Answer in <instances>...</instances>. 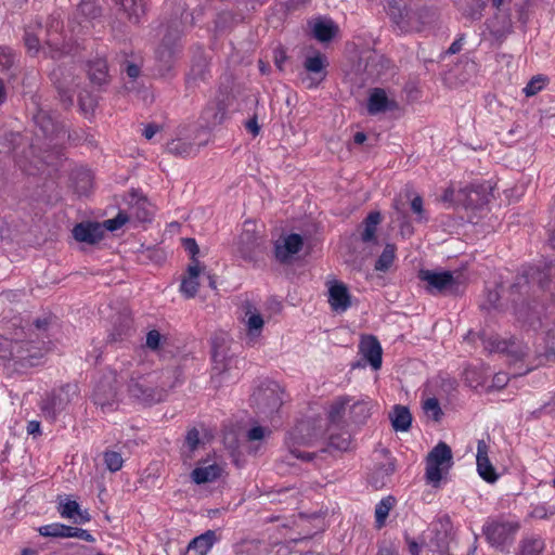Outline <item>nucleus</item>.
I'll use <instances>...</instances> for the list:
<instances>
[{"mask_svg":"<svg viewBox=\"0 0 555 555\" xmlns=\"http://www.w3.org/2000/svg\"><path fill=\"white\" fill-rule=\"evenodd\" d=\"M181 382V371L178 367L167 369L160 374L132 376L128 390L130 395L143 403H157L165 399L167 391Z\"/></svg>","mask_w":555,"mask_h":555,"instance_id":"f257e3e1","label":"nucleus"},{"mask_svg":"<svg viewBox=\"0 0 555 555\" xmlns=\"http://www.w3.org/2000/svg\"><path fill=\"white\" fill-rule=\"evenodd\" d=\"M61 23L53 20L46 28L39 23L36 27H27L25 30V46L28 52L34 55L42 52L55 59L68 52L64 38L61 34Z\"/></svg>","mask_w":555,"mask_h":555,"instance_id":"f03ea898","label":"nucleus"},{"mask_svg":"<svg viewBox=\"0 0 555 555\" xmlns=\"http://www.w3.org/2000/svg\"><path fill=\"white\" fill-rule=\"evenodd\" d=\"M388 14L397 27L403 31H420L434 20V12L422 8L413 10L398 0L388 1Z\"/></svg>","mask_w":555,"mask_h":555,"instance_id":"7ed1b4c3","label":"nucleus"},{"mask_svg":"<svg viewBox=\"0 0 555 555\" xmlns=\"http://www.w3.org/2000/svg\"><path fill=\"white\" fill-rule=\"evenodd\" d=\"M452 465L451 448L444 442H439L426 457L425 477L427 482L438 487L443 475L448 473Z\"/></svg>","mask_w":555,"mask_h":555,"instance_id":"20e7f679","label":"nucleus"},{"mask_svg":"<svg viewBox=\"0 0 555 555\" xmlns=\"http://www.w3.org/2000/svg\"><path fill=\"white\" fill-rule=\"evenodd\" d=\"M72 390H75L74 387L66 385L60 389L47 393L41 399L39 404L42 416L50 422H55L57 416L72 401Z\"/></svg>","mask_w":555,"mask_h":555,"instance_id":"39448f33","label":"nucleus"},{"mask_svg":"<svg viewBox=\"0 0 555 555\" xmlns=\"http://www.w3.org/2000/svg\"><path fill=\"white\" fill-rule=\"evenodd\" d=\"M251 398L259 412L266 416H270L282 405V391L279 385L273 382L259 386Z\"/></svg>","mask_w":555,"mask_h":555,"instance_id":"423d86ee","label":"nucleus"},{"mask_svg":"<svg viewBox=\"0 0 555 555\" xmlns=\"http://www.w3.org/2000/svg\"><path fill=\"white\" fill-rule=\"evenodd\" d=\"M420 279L427 283V291L433 294L453 293L459 287V276L450 271L422 270Z\"/></svg>","mask_w":555,"mask_h":555,"instance_id":"0eeeda50","label":"nucleus"},{"mask_svg":"<svg viewBox=\"0 0 555 555\" xmlns=\"http://www.w3.org/2000/svg\"><path fill=\"white\" fill-rule=\"evenodd\" d=\"M93 401L103 412L113 411L118 403L117 377L109 373L96 385L93 391Z\"/></svg>","mask_w":555,"mask_h":555,"instance_id":"6e6552de","label":"nucleus"},{"mask_svg":"<svg viewBox=\"0 0 555 555\" xmlns=\"http://www.w3.org/2000/svg\"><path fill=\"white\" fill-rule=\"evenodd\" d=\"M47 349L43 341H16L12 345L10 354L23 366L38 365Z\"/></svg>","mask_w":555,"mask_h":555,"instance_id":"1a4fd4ad","label":"nucleus"},{"mask_svg":"<svg viewBox=\"0 0 555 555\" xmlns=\"http://www.w3.org/2000/svg\"><path fill=\"white\" fill-rule=\"evenodd\" d=\"M327 59L321 53H315L306 57L304 62L305 73L301 74V82L307 88L318 87L326 77Z\"/></svg>","mask_w":555,"mask_h":555,"instance_id":"9d476101","label":"nucleus"},{"mask_svg":"<svg viewBox=\"0 0 555 555\" xmlns=\"http://www.w3.org/2000/svg\"><path fill=\"white\" fill-rule=\"evenodd\" d=\"M255 227L254 222L246 221L237 240V253L245 260H254L262 245V237Z\"/></svg>","mask_w":555,"mask_h":555,"instance_id":"9b49d317","label":"nucleus"},{"mask_svg":"<svg viewBox=\"0 0 555 555\" xmlns=\"http://www.w3.org/2000/svg\"><path fill=\"white\" fill-rule=\"evenodd\" d=\"M181 34V23L177 20L166 27L162 39V44L156 52L157 57L165 64H169L175 56Z\"/></svg>","mask_w":555,"mask_h":555,"instance_id":"f8f14e48","label":"nucleus"},{"mask_svg":"<svg viewBox=\"0 0 555 555\" xmlns=\"http://www.w3.org/2000/svg\"><path fill=\"white\" fill-rule=\"evenodd\" d=\"M486 29L495 42H503L513 33V23L508 12L499 10L485 23Z\"/></svg>","mask_w":555,"mask_h":555,"instance_id":"ddd939ff","label":"nucleus"},{"mask_svg":"<svg viewBox=\"0 0 555 555\" xmlns=\"http://www.w3.org/2000/svg\"><path fill=\"white\" fill-rule=\"evenodd\" d=\"M308 430L307 424H300L297 426L288 436L287 446L289 449V453L301 461H311L314 457V453L300 451L298 447L300 446H311L314 438L318 437V434L309 435L306 437L304 435L305 431Z\"/></svg>","mask_w":555,"mask_h":555,"instance_id":"4468645a","label":"nucleus"},{"mask_svg":"<svg viewBox=\"0 0 555 555\" xmlns=\"http://www.w3.org/2000/svg\"><path fill=\"white\" fill-rule=\"evenodd\" d=\"M517 530V524L501 520L489 521L483 527L487 540L496 546L503 545Z\"/></svg>","mask_w":555,"mask_h":555,"instance_id":"2eb2a0df","label":"nucleus"},{"mask_svg":"<svg viewBox=\"0 0 555 555\" xmlns=\"http://www.w3.org/2000/svg\"><path fill=\"white\" fill-rule=\"evenodd\" d=\"M196 138L201 140L197 142H190L184 139H175L167 144V151L172 155L182 157L195 155L199 147L208 142L209 133L207 129L202 128L198 130Z\"/></svg>","mask_w":555,"mask_h":555,"instance_id":"dca6fc26","label":"nucleus"},{"mask_svg":"<svg viewBox=\"0 0 555 555\" xmlns=\"http://www.w3.org/2000/svg\"><path fill=\"white\" fill-rule=\"evenodd\" d=\"M491 351L504 352L506 353L514 362L521 361L525 357L528 356L529 348L524 345L521 341L516 339L511 340H498V339H489L488 346Z\"/></svg>","mask_w":555,"mask_h":555,"instance_id":"f3484780","label":"nucleus"},{"mask_svg":"<svg viewBox=\"0 0 555 555\" xmlns=\"http://www.w3.org/2000/svg\"><path fill=\"white\" fill-rule=\"evenodd\" d=\"M398 107L397 101L388 96L384 89L375 88L371 91L367 100V112L370 115L395 111L398 109Z\"/></svg>","mask_w":555,"mask_h":555,"instance_id":"a211bd4d","label":"nucleus"},{"mask_svg":"<svg viewBox=\"0 0 555 555\" xmlns=\"http://www.w3.org/2000/svg\"><path fill=\"white\" fill-rule=\"evenodd\" d=\"M302 237L299 234H289L275 243V258L282 263L288 262L302 247Z\"/></svg>","mask_w":555,"mask_h":555,"instance_id":"6ab92c4d","label":"nucleus"},{"mask_svg":"<svg viewBox=\"0 0 555 555\" xmlns=\"http://www.w3.org/2000/svg\"><path fill=\"white\" fill-rule=\"evenodd\" d=\"M476 461L478 474L483 480L493 482L498 479L495 469L489 460V446L485 440H478Z\"/></svg>","mask_w":555,"mask_h":555,"instance_id":"aec40b11","label":"nucleus"},{"mask_svg":"<svg viewBox=\"0 0 555 555\" xmlns=\"http://www.w3.org/2000/svg\"><path fill=\"white\" fill-rule=\"evenodd\" d=\"M328 302L336 312H344L350 306V295L347 286L341 282H333L328 287Z\"/></svg>","mask_w":555,"mask_h":555,"instance_id":"412c9836","label":"nucleus"},{"mask_svg":"<svg viewBox=\"0 0 555 555\" xmlns=\"http://www.w3.org/2000/svg\"><path fill=\"white\" fill-rule=\"evenodd\" d=\"M103 234L102 225L95 222L78 223L73 229L75 240L87 244L100 242L103 238Z\"/></svg>","mask_w":555,"mask_h":555,"instance_id":"4be33fe9","label":"nucleus"},{"mask_svg":"<svg viewBox=\"0 0 555 555\" xmlns=\"http://www.w3.org/2000/svg\"><path fill=\"white\" fill-rule=\"evenodd\" d=\"M360 352L374 370L380 367L383 350L379 341L375 337L367 336L362 338Z\"/></svg>","mask_w":555,"mask_h":555,"instance_id":"5701e85b","label":"nucleus"},{"mask_svg":"<svg viewBox=\"0 0 555 555\" xmlns=\"http://www.w3.org/2000/svg\"><path fill=\"white\" fill-rule=\"evenodd\" d=\"M118 4L126 18L133 25H138L145 14L144 0H118Z\"/></svg>","mask_w":555,"mask_h":555,"instance_id":"b1692460","label":"nucleus"},{"mask_svg":"<svg viewBox=\"0 0 555 555\" xmlns=\"http://www.w3.org/2000/svg\"><path fill=\"white\" fill-rule=\"evenodd\" d=\"M201 273L199 263L196 259H193L192 264L189 266L188 276L183 279L180 291L188 297L192 298L196 295L198 289V276Z\"/></svg>","mask_w":555,"mask_h":555,"instance_id":"393cba45","label":"nucleus"},{"mask_svg":"<svg viewBox=\"0 0 555 555\" xmlns=\"http://www.w3.org/2000/svg\"><path fill=\"white\" fill-rule=\"evenodd\" d=\"M222 467L216 463L197 466L191 473V478L196 485L207 483L221 476Z\"/></svg>","mask_w":555,"mask_h":555,"instance_id":"a878e982","label":"nucleus"},{"mask_svg":"<svg viewBox=\"0 0 555 555\" xmlns=\"http://www.w3.org/2000/svg\"><path fill=\"white\" fill-rule=\"evenodd\" d=\"M215 543L216 533L211 530H208L205 533L194 538L190 542L188 550L189 552H194L197 555H207Z\"/></svg>","mask_w":555,"mask_h":555,"instance_id":"bb28decb","label":"nucleus"},{"mask_svg":"<svg viewBox=\"0 0 555 555\" xmlns=\"http://www.w3.org/2000/svg\"><path fill=\"white\" fill-rule=\"evenodd\" d=\"M391 424L397 431H406L412 422V416L406 406L396 405L390 414Z\"/></svg>","mask_w":555,"mask_h":555,"instance_id":"cd10ccee","label":"nucleus"},{"mask_svg":"<svg viewBox=\"0 0 555 555\" xmlns=\"http://www.w3.org/2000/svg\"><path fill=\"white\" fill-rule=\"evenodd\" d=\"M456 4L462 14L470 21L480 20L486 8L483 0H465L464 3L459 1Z\"/></svg>","mask_w":555,"mask_h":555,"instance_id":"c85d7f7f","label":"nucleus"},{"mask_svg":"<svg viewBox=\"0 0 555 555\" xmlns=\"http://www.w3.org/2000/svg\"><path fill=\"white\" fill-rule=\"evenodd\" d=\"M247 321H246V327H247V337L248 343L254 344L256 339L260 336V333L263 327V319L262 317L257 313L253 312L250 309L246 312Z\"/></svg>","mask_w":555,"mask_h":555,"instance_id":"c756f323","label":"nucleus"},{"mask_svg":"<svg viewBox=\"0 0 555 555\" xmlns=\"http://www.w3.org/2000/svg\"><path fill=\"white\" fill-rule=\"evenodd\" d=\"M88 74L90 80L99 86L107 81V63L103 59H96L89 63Z\"/></svg>","mask_w":555,"mask_h":555,"instance_id":"7c9ffc66","label":"nucleus"},{"mask_svg":"<svg viewBox=\"0 0 555 555\" xmlns=\"http://www.w3.org/2000/svg\"><path fill=\"white\" fill-rule=\"evenodd\" d=\"M545 542L540 537H529L520 541L517 555H542Z\"/></svg>","mask_w":555,"mask_h":555,"instance_id":"2f4dec72","label":"nucleus"},{"mask_svg":"<svg viewBox=\"0 0 555 555\" xmlns=\"http://www.w3.org/2000/svg\"><path fill=\"white\" fill-rule=\"evenodd\" d=\"M380 220L382 217L378 211H372L369 214L363 221L364 229L361 233V240L363 242H371L375 238L376 229Z\"/></svg>","mask_w":555,"mask_h":555,"instance_id":"473e14b6","label":"nucleus"},{"mask_svg":"<svg viewBox=\"0 0 555 555\" xmlns=\"http://www.w3.org/2000/svg\"><path fill=\"white\" fill-rule=\"evenodd\" d=\"M336 30L337 28L332 21H319L313 26V35L321 42L330 41Z\"/></svg>","mask_w":555,"mask_h":555,"instance_id":"72a5a7b5","label":"nucleus"},{"mask_svg":"<svg viewBox=\"0 0 555 555\" xmlns=\"http://www.w3.org/2000/svg\"><path fill=\"white\" fill-rule=\"evenodd\" d=\"M396 499L391 495L386 496L380 500V502L375 507V519L377 527L380 528L384 526L386 518L389 515L390 509L395 506Z\"/></svg>","mask_w":555,"mask_h":555,"instance_id":"f704fd0d","label":"nucleus"},{"mask_svg":"<svg viewBox=\"0 0 555 555\" xmlns=\"http://www.w3.org/2000/svg\"><path fill=\"white\" fill-rule=\"evenodd\" d=\"M129 220L134 219L138 222H146L152 218V211L149 208V204L146 201H138L134 205H132L129 209L128 214Z\"/></svg>","mask_w":555,"mask_h":555,"instance_id":"c9c22d12","label":"nucleus"},{"mask_svg":"<svg viewBox=\"0 0 555 555\" xmlns=\"http://www.w3.org/2000/svg\"><path fill=\"white\" fill-rule=\"evenodd\" d=\"M350 413L356 423L365 422L371 415V402L366 400L354 402L350 408Z\"/></svg>","mask_w":555,"mask_h":555,"instance_id":"e433bc0d","label":"nucleus"},{"mask_svg":"<svg viewBox=\"0 0 555 555\" xmlns=\"http://www.w3.org/2000/svg\"><path fill=\"white\" fill-rule=\"evenodd\" d=\"M395 257V246L391 244H387L375 263V270L383 272L387 271L392 266Z\"/></svg>","mask_w":555,"mask_h":555,"instance_id":"4c0bfd02","label":"nucleus"},{"mask_svg":"<svg viewBox=\"0 0 555 555\" xmlns=\"http://www.w3.org/2000/svg\"><path fill=\"white\" fill-rule=\"evenodd\" d=\"M224 116V112L219 105H211L204 109L202 118L205 120L207 126H216L221 124Z\"/></svg>","mask_w":555,"mask_h":555,"instance_id":"58836bf2","label":"nucleus"},{"mask_svg":"<svg viewBox=\"0 0 555 555\" xmlns=\"http://www.w3.org/2000/svg\"><path fill=\"white\" fill-rule=\"evenodd\" d=\"M350 399L347 397H341L336 399L328 411V417L332 422H337L340 420L343 413L345 412L346 408L349 405Z\"/></svg>","mask_w":555,"mask_h":555,"instance_id":"ea45409f","label":"nucleus"},{"mask_svg":"<svg viewBox=\"0 0 555 555\" xmlns=\"http://www.w3.org/2000/svg\"><path fill=\"white\" fill-rule=\"evenodd\" d=\"M103 456H104L105 466L109 472L115 473V472H118L119 469H121L122 464H124V459L120 453H118L116 451H106V452H104Z\"/></svg>","mask_w":555,"mask_h":555,"instance_id":"a19ab883","label":"nucleus"},{"mask_svg":"<svg viewBox=\"0 0 555 555\" xmlns=\"http://www.w3.org/2000/svg\"><path fill=\"white\" fill-rule=\"evenodd\" d=\"M425 414L434 421H440L443 415L439 401L436 398H428L423 404Z\"/></svg>","mask_w":555,"mask_h":555,"instance_id":"79ce46f5","label":"nucleus"},{"mask_svg":"<svg viewBox=\"0 0 555 555\" xmlns=\"http://www.w3.org/2000/svg\"><path fill=\"white\" fill-rule=\"evenodd\" d=\"M38 532L42 537L63 538L64 525L60 522L44 525L39 527Z\"/></svg>","mask_w":555,"mask_h":555,"instance_id":"37998d69","label":"nucleus"},{"mask_svg":"<svg viewBox=\"0 0 555 555\" xmlns=\"http://www.w3.org/2000/svg\"><path fill=\"white\" fill-rule=\"evenodd\" d=\"M78 11L88 18H95L101 14V9L92 0L81 1Z\"/></svg>","mask_w":555,"mask_h":555,"instance_id":"c03bdc74","label":"nucleus"},{"mask_svg":"<svg viewBox=\"0 0 555 555\" xmlns=\"http://www.w3.org/2000/svg\"><path fill=\"white\" fill-rule=\"evenodd\" d=\"M128 221H130L128 214L119 212L115 218L105 220L102 228H105L108 231H115L121 228Z\"/></svg>","mask_w":555,"mask_h":555,"instance_id":"a18cd8bd","label":"nucleus"},{"mask_svg":"<svg viewBox=\"0 0 555 555\" xmlns=\"http://www.w3.org/2000/svg\"><path fill=\"white\" fill-rule=\"evenodd\" d=\"M411 209L416 215V220L420 222L427 221V217L425 215V210L423 207V199L421 196L416 195L411 201Z\"/></svg>","mask_w":555,"mask_h":555,"instance_id":"49530a36","label":"nucleus"},{"mask_svg":"<svg viewBox=\"0 0 555 555\" xmlns=\"http://www.w3.org/2000/svg\"><path fill=\"white\" fill-rule=\"evenodd\" d=\"M79 504L76 501L67 500L60 506V514L63 518H74L75 514L78 513Z\"/></svg>","mask_w":555,"mask_h":555,"instance_id":"de8ad7c7","label":"nucleus"},{"mask_svg":"<svg viewBox=\"0 0 555 555\" xmlns=\"http://www.w3.org/2000/svg\"><path fill=\"white\" fill-rule=\"evenodd\" d=\"M544 81L545 79L541 76L532 78L524 89L526 95L532 96L537 94L543 88Z\"/></svg>","mask_w":555,"mask_h":555,"instance_id":"09e8293b","label":"nucleus"},{"mask_svg":"<svg viewBox=\"0 0 555 555\" xmlns=\"http://www.w3.org/2000/svg\"><path fill=\"white\" fill-rule=\"evenodd\" d=\"M14 62V55L9 48L0 47V68L8 69Z\"/></svg>","mask_w":555,"mask_h":555,"instance_id":"8fccbe9b","label":"nucleus"},{"mask_svg":"<svg viewBox=\"0 0 555 555\" xmlns=\"http://www.w3.org/2000/svg\"><path fill=\"white\" fill-rule=\"evenodd\" d=\"M162 335L158 331L152 330L146 334V347L152 350H157L160 346Z\"/></svg>","mask_w":555,"mask_h":555,"instance_id":"3c124183","label":"nucleus"},{"mask_svg":"<svg viewBox=\"0 0 555 555\" xmlns=\"http://www.w3.org/2000/svg\"><path fill=\"white\" fill-rule=\"evenodd\" d=\"M269 434V429L261 426H255L247 431V438L249 441L261 440Z\"/></svg>","mask_w":555,"mask_h":555,"instance_id":"603ef678","label":"nucleus"},{"mask_svg":"<svg viewBox=\"0 0 555 555\" xmlns=\"http://www.w3.org/2000/svg\"><path fill=\"white\" fill-rule=\"evenodd\" d=\"M185 444L190 451H194L199 444V433L197 429L193 428L188 431L185 437Z\"/></svg>","mask_w":555,"mask_h":555,"instance_id":"864d4df0","label":"nucleus"},{"mask_svg":"<svg viewBox=\"0 0 555 555\" xmlns=\"http://www.w3.org/2000/svg\"><path fill=\"white\" fill-rule=\"evenodd\" d=\"M330 443L332 447L338 449V450H347L349 448V444H350V439H349V436L348 437H336V436H331L330 438Z\"/></svg>","mask_w":555,"mask_h":555,"instance_id":"5fc2aeb1","label":"nucleus"},{"mask_svg":"<svg viewBox=\"0 0 555 555\" xmlns=\"http://www.w3.org/2000/svg\"><path fill=\"white\" fill-rule=\"evenodd\" d=\"M81 176H82V178H81L82 184L77 185V191L80 194H86L92 186V180H91V176L88 171L81 172Z\"/></svg>","mask_w":555,"mask_h":555,"instance_id":"6e6d98bb","label":"nucleus"},{"mask_svg":"<svg viewBox=\"0 0 555 555\" xmlns=\"http://www.w3.org/2000/svg\"><path fill=\"white\" fill-rule=\"evenodd\" d=\"M508 382V375L506 373L500 372L493 377V386L496 388L504 387Z\"/></svg>","mask_w":555,"mask_h":555,"instance_id":"4d7b16f0","label":"nucleus"},{"mask_svg":"<svg viewBox=\"0 0 555 555\" xmlns=\"http://www.w3.org/2000/svg\"><path fill=\"white\" fill-rule=\"evenodd\" d=\"M247 131H249L254 137L258 135L260 132V126L258 125L257 117L254 116L249 119L245 125Z\"/></svg>","mask_w":555,"mask_h":555,"instance_id":"13d9d810","label":"nucleus"},{"mask_svg":"<svg viewBox=\"0 0 555 555\" xmlns=\"http://www.w3.org/2000/svg\"><path fill=\"white\" fill-rule=\"evenodd\" d=\"M184 248L194 257L198 251V245L194 238H185L183 241Z\"/></svg>","mask_w":555,"mask_h":555,"instance_id":"bf43d9fd","label":"nucleus"},{"mask_svg":"<svg viewBox=\"0 0 555 555\" xmlns=\"http://www.w3.org/2000/svg\"><path fill=\"white\" fill-rule=\"evenodd\" d=\"M60 89V95H61V99L63 101V103L66 105V106H70L73 104V93L70 90H67V89H62L61 87H59Z\"/></svg>","mask_w":555,"mask_h":555,"instance_id":"052dcab7","label":"nucleus"},{"mask_svg":"<svg viewBox=\"0 0 555 555\" xmlns=\"http://www.w3.org/2000/svg\"><path fill=\"white\" fill-rule=\"evenodd\" d=\"M76 538L90 543L95 541L94 537L91 533H89V531L81 528L77 529Z\"/></svg>","mask_w":555,"mask_h":555,"instance_id":"680f3d73","label":"nucleus"},{"mask_svg":"<svg viewBox=\"0 0 555 555\" xmlns=\"http://www.w3.org/2000/svg\"><path fill=\"white\" fill-rule=\"evenodd\" d=\"M40 433H41L40 431V422L29 421L27 424V434L36 436V435H39Z\"/></svg>","mask_w":555,"mask_h":555,"instance_id":"e2e57ef3","label":"nucleus"},{"mask_svg":"<svg viewBox=\"0 0 555 555\" xmlns=\"http://www.w3.org/2000/svg\"><path fill=\"white\" fill-rule=\"evenodd\" d=\"M73 519H74L75 522L85 524V522H88L90 520V515L88 514L87 511L81 512L78 508V513L75 514V517Z\"/></svg>","mask_w":555,"mask_h":555,"instance_id":"0e129e2a","label":"nucleus"},{"mask_svg":"<svg viewBox=\"0 0 555 555\" xmlns=\"http://www.w3.org/2000/svg\"><path fill=\"white\" fill-rule=\"evenodd\" d=\"M79 105L82 111H88L93 107L94 101L91 98L85 99L81 94L78 96Z\"/></svg>","mask_w":555,"mask_h":555,"instance_id":"69168bd1","label":"nucleus"},{"mask_svg":"<svg viewBox=\"0 0 555 555\" xmlns=\"http://www.w3.org/2000/svg\"><path fill=\"white\" fill-rule=\"evenodd\" d=\"M126 73L130 78L135 79L140 75V68L135 64H128Z\"/></svg>","mask_w":555,"mask_h":555,"instance_id":"338daca9","label":"nucleus"},{"mask_svg":"<svg viewBox=\"0 0 555 555\" xmlns=\"http://www.w3.org/2000/svg\"><path fill=\"white\" fill-rule=\"evenodd\" d=\"M157 131H158V127L157 126L149 125V126L145 127V129L143 131V135L147 140H151L156 134Z\"/></svg>","mask_w":555,"mask_h":555,"instance_id":"774afa93","label":"nucleus"}]
</instances>
